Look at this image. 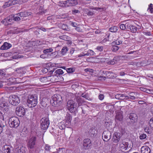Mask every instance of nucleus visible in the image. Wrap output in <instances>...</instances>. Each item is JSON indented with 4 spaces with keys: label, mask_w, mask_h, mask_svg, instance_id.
<instances>
[{
    "label": "nucleus",
    "mask_w": 153,
    "mask_h": 153,
    "mask_svg": "<svg viewBox=\"0 0 153 153\" xmlns=\"http://www.w3.org/2000/svg\"><path fill=\"white\" fill-rule=\"evenodd\" d=\"M80 12L79 10H74L72 11V13L73 14H75L76 13H79Z\"/></svg>",
    "instance_id": "e2e57ef3"
},
{
    "label": "nucleus",
    "mask_w": 153,
    "mask_h": 153,
    "mask_svg": "<svg viewBox=\"0 0 153 153\" xmlns=\"http://www.w3.org/2000/svg\"><path fill=\"white\" fill-rule=\"evenodd\" d=\"M59 38L61 39L67 41L68 39H69V37L66 35H63L60 36Z\"/></svg>",
    "instance_id": "58836bf2"
},
{
    "label": "nucleus",
    "mask_w": 153,
    "mask_h": 153,
    "mask_svg": "<svg viewBox=\"0 0 153 153\" xmlns=\"http://www.w3.org/2000/svg\"><path fill=\"white\" fill-rule=\"evenodd\" d=\"M66 121L65 123H66V125L67 124H70L72 119V117L71 116V114L69 113H67L66 114Z\"/></svg>",
    "instance_id": "5701e85b"
},
{
    "label": "nucleus",
    "mask_w": 153,
    "mask_h": 153,
    "mask_svg": "<svg viewBox=\"0 0 153 153\" xmlns=\"http://www.w3.org/2000/svg\"><path fill=\"white\" fill-rule=\"evenodd\" d=\"M149 124L151 128L153 129V117L151 118L149 121Z\"/></svg>",
    "instance_id": "ea45409f"
},
{
    "label": "nucleus",
    "mask_w": 153,
    "mask_h": 153,
    "mask_svg": "<svg viewBox=\"0 0 153 153\" xmlns=\"http://www.w3.org/2000/svg\"><path fill=\"white\" fill-rule=\"evenodd\" d=\"M111 132L108 131H104L102 135V138L105 141H108L111 138Z\"/></svg>",
    "instance_id": "9d476101"
},
{
    "label": "nucleus",
    "mask_w": 153,
    "mask_h": 153,
    "mask_svg": "<svg viewBox=\"0 0 153 153\" xmlns=\"http://www.w3.org/2000/svg\"><path fill=\"white\" fill-rule=\"evenodd\" d=\"M31 14V12L27 11H24L17 13L16 14V15H17L21 17H25L30 15ZM31 14L32 13H31Z\"/></svg>",
    "instance_id": "a211bd4d"
},
{
    "label": "nucleus",
    "mask_w": 153,
    "mask_h": 153,
    "mask_svg": "<svg viewBox=\"0 0 153 153\" xmlns=\"http://www.w3.org/2000/svg\"><path fill=\"white\" fill-rule=\"evenodd\" d=\"M22 69V68H17L15 71L16 72H15V73H17L18 74L19 76H21V75L23 73Z\"/></svg>",
    "instance_id": "c756f323"
},
{
    "label": "nucleus",
    "mask_w": 153,
    "mask_h": 153,
    "mask_svg": "<svg viewBox=\"0 0 153 153\" xmlns=\"http://www.w3.org/2000/svg\"><path fill=\"white\" fill-rule=\"evenodd\" d=\"M48 79V77H43L42 78H40V80L41 82H46V81L47 80V79Z\"/></svg>",
    "instance_id": "603ef678"
},
{
    "label": "nucleus",
    "mask_w": 153,
    "mask_h": 153,
    "mask_svg": "<svg viewBox=\"0 0 153 153\" xmlns=\"http://www.w3.org/2000/svg\"><path fill=\"white\" fill-rule=\"evenodd\" d=\"M104 95L102 94H100L98 96L99 99L100 100H102L104 99Z\"/></svg>",
    "instance_id": "680f3d73"
},
{
    "label": "nucleus",
    "mask_w": 153,
    "mask_h": 153,
    "mask_svg": "<svg viewBox=\"0 0 153 153\" xmlns=\"http://www.w3.org/2000/svg\"><path fill=\"white\" fill-rule=\"evenodd\" d=\"M85 11L87 12L88 11V12L87 13V15L88 16H92L94 14V12L89 11L88 9H86L85 10Z\"/></svg>",
    "instance_id": "a19ab883"
},
{
    "label": "nucleus",
    "mask_w": 153,
    "mask_h": 153,
    "mask_svg": "<svg viewBox=\"0 0 153 153\" xmlns=\"http://www.w3.org/2000/svg\"><path fill=\"white\" fill-rule=\"evenodd\" d=\"M70 25L74 27H77V24L76 23L72 22H70Z\"/></svg>",
    "instance_id": "13d9d810"
},
{
    "label": "nucleus",
    "mask_w": 153,
    "mask_h": 153,
    "mask_svg": "<svg viewBox=\"0 0 153 153\" xmlns=\"http://www.w3.org/2000/svg\"><path fill=\"white\" fill-rule=\"evenodd\" d=\"M64 73L63 71L60 69H58L56 70L53 74L54 76L57 77L60 76V75Z\"/></svg>",
    "instance_id": "b1692460"
},
{
    "label": "nucleus",
    "mask_w": 153,
    "mask_h": 153,
    "mask_svg": "<svg viewBox=\"0 0 153 153\" xmlns=\"http://www.w3.org/2000/svg\"><path fill=\"white\" fill-rule=\"evenodd\" d=\"M119 27L117 26H115L111 27L109 28V31L111 32H116L118 30Z\"/></svg>",
    "instance_id": "cd10ccee"
},
{
    "label": "nucleus",
    "mask_w": 153,
    "mask_h": 153,
    "mask_svg": "<svg viewBox=\"0 0 153 153\" xmlns=\"http://www.w3.org/2000/svg\"><path fill=\"white\" fill-rule=\"evenodd\" d=\"M4 153H12L13 149L12 147L6 145L4 146Z\"/></svg>",
    "instance_id": "4be33fe9"
},
{
    "label": "nucleus",
    "mask_w": 153,
    "mask_h": 153,
    "mask_svg": "<svg viewBox=\"0 0 153 153\" xmlns=\"http://www.w3.org/2000/svg\"><path fill=\"white\" fill-rule=\"evenodd\" d=\"M36 137L35 136H33L30 138L27 142V147L30 149H33L36 145Z\"/></svg>",
    "instance_id": "6e6552de"
},
{
    "label": "nucleus",
    "mask_w": 153,
    "mask_h": 153,
    "mask_svg": "<svg viewBox=\"0 0 153 153\" xmlns=\"http://www.w3.org/2000/svg\"><path fill=\"white\" fill-rule=\"evenodd\" d=\"M120 29L122 30H124L126 29L125 25L123 24L120 25Z\"/></svg>",
    "instance_id": "052dcab7"
},
{
    "label": "nucleus",
    "mask_w": 153,
    "mask_h": 153,
    "mask_svg": "<svg viewBox=\"0 0 153 153\" xmlns=\"http://www.w3.org/2000/svg\"><path fill=\"white\" fill-rule=\"evenodd\" d=\"M11 46V45L10 44L5 42L1 47L0 49L1 50H7L10 48Z\"/></svg>",
    "instance_id": "aec40b11"
},
{
    "label": "nucleus",
    "mask_w": 153,
    "mask_h": 153,
    "mask_svg": "<svg viewBox=\"0 0 153 153\" xmlns=\"http://www.w3.org/2000/svg\"><path fill=\"white\" fill-rule=\"evenodd\" d=\"M91 146V141L90 139L87 138L83 140V146L85 149L88 148Z\"/></svg>",
    "instance_id": "f8f14e48"
},
{
    "label": "nucleus",
    "mask_w": 153,
    "mask_h": 153,
    "mask_svg": "<svg viewBox=\"0 0 153 153\" xmlns=\"http://www.w3.org/2000/svg\"><path fill=\"white\" fill-rule=\"evenodd\" d=\"M65 149L64 148H59L58 149H57V152L56 153H64Z\"/></svg>",
    "instance_id": "3c124183"
},
{
    "label": "nucleus",
    "mask_w": 153,
    "mask_h": 153,
    "mask_svg": "<svg viewBox=\"0 0 153 153\" xmlns=\"http://www.w3.org/2000/svg\"><path fill=\"white\" fill-rule=\"evenodd\" d=\"M124 95L123 94H117L115 96V98L118 100H122L125 99Z\"/></svg>",
    "instance_id": "c85d7f7f"
},
{
    "label": "nucleus",
    "mask_w": 153,
    "mask_h": 153,
    "mask_svg": "<svg viewBox=\"0 0 153 153\" xmlns=\"http://www.w3.org/2000/svg\"><path fill=\"white\" fill-rule=\"evenodd\" d=\"M16 113L18 116L22 117L25 114V109L22 107H17L16 108Z\"/></svg>",
    "instance_id": "1a4fd4ad"
},
{
    "label": "nucleus",
    "mask_w": 153,
    "mask_h": 153,
    "mask_svg": "<svg viewBox=\"0 0 153 153\" xmlns=\"http://www.w3.org/2000/svg\"><path fill=\"white\" fill-rule=\"evenodd\" d=\"M143 33L144 34L147 36H150L151 35V34L150 32H143Z\"/></svg>",
    "instance_id": "338daca9"
},
{
    "label": "nucleus",
    "mask_w": 153,
    "mask_h": 153,
    "mask_svg": "<svg viewBox=\"0 0 153 153\" xmlns=\"http://www.w3.org/2000/svg\"><path fill=\"white\" fill-rule=\"evenodd\" d=\"M9 102L13 105H17L19 103L20 99L18 96L13 95L10 96Z\"/></svg>",
    "instance_id": "39448f33"
},
{
    "label": "nucleus",
    "mask_w": 153,
    "mask_h": 153,
    "mask_svg": "<svg viewBox=\"0 0 153 153\" xmlns=\"http://www.w3.org/2000/svg\"><path fill=\"white\" fill-rule=\"evenodd\" d=\"M8 123L10 127L16 128L19 126L20 121L17 117H12L9 119Z\"/></svg>",
    "instance_id": "20e7f679"
},
{
    "label": "nucleus",
    "mask_w": 153,
    "mask_h": 153,
    "mask_svg": "<svg viewBox=\"0 0 153 153\" xmlns=\"http://www.w3.org/2000/svg\"><path fill=\"white\" fill-rule=\"evenodd\" d=\"M117 62V58L116 57H114L113 59L108 62V64L110 65H114Z\"/></svg>",
    "instance_id": "7c9ffc66"
},
{
    "label": "nucleus",
    "mask_w": 153,
    "mask_h": 153,
    "mask_svg": "<svg viewBox=\"0 0 153 153\" xmlns=\"http://www.w3.org/2000/svg\"><path fill=\"white\" fill-rule=\"evenodd\" d=\"M13 20L15 21H19L21 19L20 18L19 16H13Z\"/></svg>",
    "instance_id": "bf43d9fd"
},
{
    "label": "nucleus",
    "mask_w": 153,
    "mask_h": 153,
    "mask_svg": "<svg viewBox=\"0 0 153 153\" xmlns=\"http://www.w3.org/2000/svg\"><path fill=\"white\" fill-rule=\"evenodd\" d=\"M76 101L77 103L78 107L82 105L83 103L85 102L82 97H76Z\"/></svg>",
    "instance_id": "6ab92c4d"
},
{
    "label": "nucleus",
    "mask_w": 153,
    "mask_h": 153,
    "mask_svg": "<svg viewBox=\"0 0 153 153\" xmlns=\"http://www.w3.org/2000/svg\"><path fill=\"white\" fill-rule=\"evenodd\" d=\"M67 106L68 110L71 112H75L78 108L77 104L75 102L71 100H69L68 101Z\"/></svg>",
    "instance_id": "7ed1b4c3"
},
{
    "label": "nucleus",
    "mask_w": 153,
    "mask_h": 153,
    "mask_svg": "<svg viewBox=\"0 0 153 153\" xmlns=\"http://www.w3.org/2000/svg\"><path fill=\"white\" fill-rule=\"evenodd\" d=\"M122 58H123L122 59H124L125 60H128L130 59V56H122Z\"/></svg>",
    "instance_id": "4d7b16f0"
},
{
    "label": "nucleus",
    "mask_w": 153,
    "mask_h": 153,
    "mask_svg": "<svg viewBox=\"0 0 153 153\" xmlns=\"http://www.w3.org/2000/svg\"><path fill=\"white\" fill-rule=\"evenodd\" d=\"M129 29L131 32L135 33L137 31V28L135 26L130 25L129 26Z\"/></svg>",
    "instance_id": "72a5a7b5"
},
{
    "label": "nucleus",
    "mask_w": 153,
    "mask_h": 153,
    "mask_svg": "<svg viewBox=\"0 0 153 153\" xmlns=\"http://www.w3.org/2000/svg\"><path fill=\"white\" fill-rule=\"evenodd\" d=\"M129 118L131 120H132V121H131V122L133 123L137 120V117L136 114H135L131 113L129 114Z\"/></svg>",
    "instance_id": "412c9836"
},
{
    "label": "nucleus",
    "mask_w": 153,
    "mask_h": 153,
    "mask_svg": "<svg viewBox=\"0 0 153 153\" xmlns=\"http://www.w3.org/2000/svg\"><path fill=\"white\" fill-rule=\"evenodd\" d=\"M102 73L104 74L106 76H100V78L101 79L105 80L106 78V77L108 78H112L114 77L113 73L110 71H103Z\"/></svg>",
    "instance_id": "9b49d317"
},
{
    "label": "nucleus",
    "mask_w": 153,
    "mask_h": 153,
    "mask_svg": "<svg viewBox=\"0 0 153 153\" xmlns=\"http://www.w3.org/2000/svg\"><path fill=\"white\" fill-rule=\"evenodd\" d=\"M120 138V134L119 132H115L114 133L113 137V140L115 143H117Z\"/></svg>",
    "instance_id": "4468645a"
},
{
    "label": "nucleus",
    "mask_w": 153,
    "mask_h": 153,
    "mask_svg": "<svg viewBox=\"0 0 153 153\" xmlns=\"http://www.w3.org/2000/svg\"><path fill=\"white\" fill-rule=\"evenodd\" d=\"M141 153H150L151 150L148 146H144L141 148Z\"/></svg>",
    "instance_id": "f3484780"
},
{
    "label": "nucleus",
    "mask_w": 153,
    "mask_h": 153,
    "mask_svg": "<svg viewBox=\"0 0 153 153\" xmlns=\"http://www.w3.org/2000/svg\"><path fill=\"white\" fill-rule=\"evenodd\" d=\"M20 0H9L8 1L10 6L14 5L16 4H19V2Z\"/></svg>",
    "instance_id": "a878e982"
},
{
    "label": "nucleus",
    "mask_w": 153,
    "mask_h": 153,
    "mask_svg": "<svg viewBox=\"0 0 153 153\" xmlns=\"http://www.w3.org/2000/svg\"><path fill=\"white\" fill-rule=\"evenodd\" d=\"M94 54V52L93 51L91 50H89L87 52L85 53V55L87 56H89V55H93Z\"/></svg>",
    "instance_id": "79ce46f5"
},
{
    "label": "nucleus",
    "mask_w": 153,
    "mask_h": 153,
    "mask_svg": "<svg viewBox=\"0 0 153 153\" xmlns=\"http://www.w3.org/2000/svg\"><path fill=\"white\" fill-rule=\"evenodd\" d=\"M53 51V49L51 48H49L48 49H45L43 50V52L44 53H50L51 52Z\"/></svg>",
    "instance_id": "37998d69"
},
{
    "label": "nucleus",
    "mask_w": 153,
    "mask_h": 153,
    "mask_svg": "<svg viewBox=\"0 0 153 153\" xmlns=\"http://www.w3.org/2000/svg\"><path fill=\"white\" fill-rule=\"evenodd\" d=\"M95 131L96 130L94 129H90L88 131L89 134L91 135H94Z\"/></svg>",
    "instance_id": "c03bdc74"
},
{
    "label": "nucleus",
    "mask_w": 153,
    "mask_h": 153,
    "mask_svg": "<svg viewBox=\"0 0 153 153\" xmlns=\"http://www.w3.org/2000/svg\"><path fill=\"white\" fill-rule=\"evenodd\" d=\"M123 117V115L120 114H117L115 117V120L119 121L122 120Z\"/></svg>",
    "instance_id": "2f4dec72"
},
{
    "label": "nucleus",
    "mask_w": 153,
    "mask_h": 153,
    "mask_svg": "<svg viewBox=\"0 0 153 153\" xmlns=\"http://www.w3.org/2000/svg\"><path fill=\"white\" fill-rule=\"evenodd\" d=\"M12 57L13 59H17L20 58L21 56H20V55H19L18 53L15 52L13 54Z\"/></svg>",
    "instance_id": "4c0bfd02"
},
{
    "label": "nucleus",
    "mask_w": 153,
    "mask_h": 153,
    "mask_svg": "<svg viewBox=\"0 0 153 153\" xmlns=\"http://www.w3.org/2000/svg\"><path fill=\"white\" fill-rule=\"evenodd\" d=\"M5 72L4 71L2 70H0V75H1L2 76H4L5 75Z\"/></svg>",
    "instance_id": "69168bd1"
},
{
    "label": "nucleus",
    "mask_w": 153,
    "mask_h": 153,
    "mask_svg": "<svg viewBox=\"0 0 153 153\" xmlns=\"http://www.w3.org/2000/svg\"><path fill=\"white\" fill-rule=\"evenodd\" d=\"M89 8L91 9L95 10H102L103 9V8H100L98 7H93L92 6H90L89 7Z\"/></svg>",
    "instance_id": "49530a36"
},
{
    "label": "nucleus",
    "mask_w": 153,
    "mask_h": 153,
    "mask_svg": "<svg viewBox=\"0 0 153 153\" xmlns=\"http://www.w3.org/2000/svg\"><path fill=\"white\" fill-rule=\"evenodd\" d=\"M45 13V11H39V12H38L36 13L37 14L39 15H42L44 13Z\"/></svg>",
    "instance_id": "774afa93"
},
{
    "label": "nucleus",
    "mask_w": 153,
    "mask_h": 153,
    "mask_svg": "<svg viewBox=\"0 0 153 153\" xmlns=\"http://www.w3.org/2000/svg\"><path fill=\"white\" fill-rule=\"evenodd\" d=\"M9 6H10V5L9 4V3H8V1L4 3V5L2 6V7L3 8H5L7 7H8Z\"/></svg>",
    "instance_id": "5fc2aeb1"
},
{
    "label": "nucleus",
    "mask_w": 153,
    "mask_h": 153,
    "mask_svg": "<svg viewBox=\"0 0 153 153\" xmlns=\"http://www.w3.org/2000/svg\"><path fill=\"white\" fill-rule=\"evenodd\" d=\"M11 20L10 19H9L8 18H7L4 19V20L2 21L1 22L3 24H4L5 25H7V23H4L5 22H7V21H8V22H10Z\"/></svg>",
    "instance_id": "09e8293b"
},
{
    "label": "nucleus",
    "mask_w": 153,
    "mask_h": 153,
    "mask_svg": "<svg viewBox=\"0 0 153 153\" xmlns=\"http://www.w3.org/2000/svg\"><path fill=\"white\" fill-rule=\"evenodd\" d=\"M58 27L59 28L65 30H68V27L67 25L61 23L58 24Z\"/></svg>",
    "instance_id": "393cba45"
},
{
    "label": "nucleus",
    "mask_w": 153,
    "mask_h": 153,
    "mask_svg": "<svg viewBox=\"0 0 153 153\" xmlns=\"http://www.w3.org/2000/svg\"><path fill=\"white\" fill-rule=\"evenodd\" d=\"M38 97L36 95H31L29 96L27 100V105L30 107L35 106L37 103Z\"/></svg>",
    "instance_id": "f03ea898"
},
{
    "label": "nucleus",
    "mask_w": 153,
    "mask_h": 153,
    "mask_svg": "<svg viewBox=\"0 0 153 153\" xmlns=\"http://www.w3.org/2000/svg\"><path fill=\"white\" fill-rule=\"evenodd\" d=\"M66 2V5L67 7L75 6L77 4L76 0H68Z\"/></svg>",
    "instance_id": "dca6fc26"
},
{
    "label": "nucleus",
    "mask_w": 153,
    "mask_h": 153,
    "mask_svg": "<svg viewBox=\"0 0 153 153\" xmlns=\"http://www.w3.org/2000/svg\"><path fill=\"white\" fill-rule=\"evenodd\" d=\"M0 109L3 112H6L8 110L9 107L6 102H3L0 103Z\"/></svg>",
    "instance_id": "ddd939ff"
},
{
    "label": "nucleus",
    "mask_w": 153,
    "mask_h": 153,
    "mask_svg": "<svg viewBox=\"0 0 153 153\" xmlns=\"http://www.w3.org/2000/svg\"><path fill=\"white\" fill-rule=\"evenodd\" d=\"M62 97L60 95L55 94L51 97L50 102L52 105L55 107L54 109L59 111L63 108L62 105Z\"/></svg>",
    "instance_id": "f257e3e1"
},
{
    "label": "nucleus",
    "mask_w": 153,
    "mask_h": 153,
    "mask_svg": "<svg viewBox=\"0 0 153 153\" xmlns=\"http://www.w3.org/2000/svg\"><path fill=\"white\" fill-rule=\"evenodd\" d=\"M75 71V69L73 68H68L67 69L66 71L69 73H71Z\"/></svg>",
    "instance_id": "a18cd8bd"
},
{
    "label": "nucleus",
    "mask_w": 153,
    "mask_h": 153,
    "mask_svg": "<svg viewBox=\"0 0 153 153\" xmlns=\"http://www.w3.org/2000/svg\"><path fill=\"white\" fill-rule=\"evenodd\" d=\"M96 49L97 50L101 51H102L103 49V47L102 46H98L97 48Z\"/></svg>",
    "instance_id": "0e129e2a"
},
{
    "label": "nucleus",
    "mask_w": 153,
    "mask_h": 153,
    "mask_svg": "<svg viewBox=\"0 0 153 153\" xmlns=\"http://www.w3.org/2000/svg\"><path fill=\"white\" fill-rule=\"evenodd\" d=\"M25 148L23 146H20L16 148V153H25Z\"/></svg>",
    "instance_id": "2eb2a0df"
},
{
    "label": "nucleus",
    "mask_w": 153,
    "mask_h": 153,
    "mask_svg": "<svg viewBox=\"0 0 153 153\" xmlns=\"http://www.w3.org/2000/svg\"><path fill=\"white\" fill-rule=\"evenodd\" d=\"M146 134H141L139 137L140 138L141 140L144 139L146 138Z\"/></svg>",
    "instance_id": "864d4df0"
},
{
    "label": "nucleus",
    "mask_w": 153,
    "mask_h": 153,
    "mask_svg": "<svg viewBox=\"0 0 153 153\" xmlns=\"http://www.w3.org/2000/svg\"><path fill=\"white\" fill-rule=\"evenodd\" d=\"M54 75L48 76V79H49L51 82H55V81L54 80Z\"/></svg>",
    "instance_id": "de8ad7c7"
},
{
    "label": "nucleus",
    "mask_w": 153,
    "mask_h": 153,
    "mask_svg": "<svg viewBox=\"0 0 153 153\" xmlns=\"http://www.w3.org/2000/svg\"><path fill=\"white\" fill-rule=\"evenodd\" d=\"M6 126L5 124H4L0 122V134L1 133L2 131L6 130Z\"/></svg>",
    "instance_id": "bb28decb"
},
{
    "label": "nucleus",
    "mask_w": 153,
    "mask_h": 153,
    "mask_svg": "<svg viewBox=\"0 0 153 153\" xmlns=\"http://www.w3.org/2000/svg\"><path fill=\"white\" fill-rule=\"evenodd\" d=\"M134 94L133 93H130L129 94V95L130 96V99L131 100H135V97L134 95H131V94Z\"/></svg>",
    "instance_id": "6e6d98bb"
},
{
    "label": "nucleus",
    "mask_w": 153,
    "mask_h": 153,
    "mask_svg": "<svg viewBox=\"0 0 153 153\" xmlns=\"http://www.w3.org/2000/svg\"><path fill=\"white\" fill-rule=\"evenodd\" d=\"M68 48L66 47H63L62 49L61 52V53L62 55H64L68 51Z\"/></svg>",
    "instance_id": "c9c22d12"
},
{
    "label": "nucleus",
    "mask_w": 153,
    "mask_h": 153,
    "mask_svg": "<svg viewBox=\"0 0 153 153\" xmlns=\"http://www.w3.org/2000/svg\"><path fill=\"white\" fill-rule=\"evenodd\" d=\"M41 128L43 130H46L48 128L50 124L49 120L48 118H42L41 120Z\"/></svg>",
    "instance_id": "0eeeda50"
},
{
    "label": "nucleus",
    "mask_w": 153,
    "mask_h": 153,
    "mask_svg": "<svg viewBox=\"0 0 153 153\" xmlns=\"http://www.w3.org/2000/svg\"><path fill=\"white\" fill-rule=\"evenodd\" d=\"M66 1H60L59 2V5L62 7H67L66 5Z\"/></svg>",
    "instance_id": "e433bc0d"
},
{
    "label": "nucleus",
    "mask_w": 153,
    "mask_h": 153,
    "mask_svg": "<svg viewBox=\"0 0 153 153\" xmlns=\"http://www.w3.org/2000/svg\"><path fill=\"white\" fill-rule=\"evenodd\" d=\"M120 150L125 152H127L130 151L131 148L130 146H128V142H123L120 145Z\"/></svg>",
    "instance_id": "423d86ee"
},
{
    "label": "nucleus",
    "mask_w": 153,
    "mask_h": 153,
    "mask_svg": "<svg viewBox=\"0 0 153 153\" xmlns=\"http://www.w3.org/2000/svg\"><path fill=\"white\" fill-rule=\"evenodd\" d=\"M58 127L59 129L62 130L65 129L66 126L65 123L63 122H62L59 124Z\"/></svg>",
    "instance_id": "473e14b6"
},
{
    "label": "nucleus",
    "mask_w": 153,
    "mask_h": 153,
    "mask_svg": "<svg viewBox=\"0 0 153 153\" xmlns=\"http://www.w3.org/2000/svg\"><path fill=\"white\" fill-rule=\"evenodd\" d=\"M119 49L118 47L115 44H112L111 49L113 52H116Z\"/></svg>",
    "instance_id": "f704fd0d"
},
{
    "label": "nucleus",
    "mask_w": 153,
    "mask_h": 153,
    "mask_svg": "<svg viewBox=\"0 0 153 153\" xmlns=\"http://www.w3.org/2000/svg\"><path fill=\"white\" fill-rule=\"evenodd\" d=\"M144 130L148 134H150L151 133V130L149 129L148 127L146 126L144 127Z\"/></svg>",
    "instance_id": "8fccbe9b"
}]
</instances>
